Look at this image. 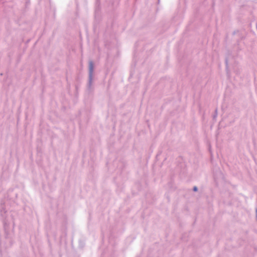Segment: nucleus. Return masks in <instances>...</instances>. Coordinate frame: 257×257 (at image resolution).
Returning a JSON list of instances; mask_svg holds the SVG:
<instances>
[{"mask_svg": "<svg viewBox=\"0 0 257 257\" xmlns=\"http://www.w3.org/2000/svg\"><path fill=\"white\" fill-rule=\"evenodd\" d=\"M94 70V65L92 61H90L89 62V81H88V87L90 88L93 81V74Z\"/></svg>", "mask_w": 257, "mask_h": 257, "instance_id": "f257e3e1", "label": "nucleus"}, {"mask_svg": "<svg viewBox=\"0 0 257 257\" xmlns=\"http://www.w3.org/2000/svg\"><path fill=\"white\" fill-rule=\"evenodd\" d=\"M193 190L194 191H197L198 190V188H197V187L196 186H194V187H193Z\"/></svg>", "mask_w": 257, "mask_h": 257, "instance_id": "f03ea898", "label": "nucleus"}, {"mask_svg": "<svg viewBox=\"0 0 257 257\" xmlns=\"http://www.w3.org/2000/svg\"><path fill=\"white\" fill-rule=\"evenodd\" d=\"M255 218L257 221V208L255 209Z\"/></svg>", "mask_w": 257, "mask_h": 257, "instance_id": "7ed1b4c3", "label": "nucleus"}]
</instances>
